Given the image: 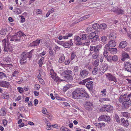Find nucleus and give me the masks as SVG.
I'll use <instances>...</instances> for the list:
<instances>
[{
  "label": "nucleus",
  "mask_w": 131,
  "mask_h": 131,
  "mask_svg": "<svg viewBox=\"0 0 131 131\" xmlns=\"http://www.w3.org/2000/svg\"><path fill=\"white\" fill-rule=\"evenodd\" d=\"M9 84L8 82L6 81H2L0 82V85L3 87L8 88Z\"/></svg>",
  "instance_id": "nucleus-14"
},
{
  "label": "nucleus",
  "mask_w": 131,
  "mask_h": 131,
  "mask_svg": "<svg viewBox=\"0 0 131 131\" xmlns=\"http://www.w3.org/2000/svg\"><path fill=\"white\" fill-rule=\"evenodd\" d=\"M90 16V15L89 14H88L84 15L82 17H81L79 21L85 19L87 18H89Z\"/></svg>",
  "instance_id": "nucleus-32"
},
{
  "label": "nucleus",
  "mask_w": 131,
  "mask_h": 131,
  "mask_svg": "<svg viewBox=\"0 0 131 131\" xmlns=\"http://www.w3.org/2000/svg\"><path fill=\"white\" fill-rule=\"evenodd\" d=\"M113 11L114 12L117 13L119 14H123L124 13V11L123 10L118 8H116V10L114 9Z\"/></svg>",
  "instance_id": "nucleus-24"
},
{
  "label": "nucleus",
  "mask_w": 131,
  "mask_h": 131,
  "mask_svg": "<svg viewBox=\"0 0 131 131\" xmlns=\"http://www.w3.org/2000/svg\"><path fill=\"white\" fill-rule=\"evenodd\" d=\"M107 51H104L103 52L104 55L106 58L107 57L108 55V53Z\"/></svg>",
  "instance_id": "nucleus-63"
},
{
  "label": "nucleus",
  "mask_w": 131,
  "mask_h": 131,
  "mask_svg": "<svg viewBox=\"0 0 131 131\" xmlns=\"http://www.w3.org/2000/svg\"><path fill=\"white\" fill-rule=\"evenodd\" d=\"M14 12L16 14H21L22 13L21 10L19 8H16L14 11Z\"/></svg>",
  "instance_id": "nucleus-33"
},
{
  "label": "nucleus",
  "mask_w": 131,
  "mask_h": 131,
  "mask_svg": "<svg viewBox=\"0 0 131 131\" xmlns=\"http://www.w3.org/2000/svg\"><path fill=\"white\" fill-rule=\"evenodd\" d=\"M107 38L105 36H103L101 37V40L103 42H105L107 41Z\"/></svg>",
  "instance_id": "nucleus-51"
},
{
  "label": "nucleus",
  "mask_w": 131,
  "mask_h": 131,
  "mask_svg": "<svg viewBox=\"0 0 131 131\" xmlns=\"http://www.w3.org/2000/svg\"><path fill=\"white\" fill-rule=\"evenodd\" d=\"M119 101L125 108H127L131 105V100L128 98L126 94L121 95L119 99Z\"/></svg>",
  "instance_id": "nucleus-1"
},
{
  "label": "nucleus",
  "mask_w": 131,
  "mask_h": 131,
  "mask_svg": "<svg viewBox=\"0 0 131 131\" xmlns=\"http://www.w3.org/2000/svg\"><path fill=\"white\" fill-rule=\"evenodd\" d=\"M121 55V60L123 61H124L126 59L129 58L128 54L124 51H122Z\"/></svg>",
  "instance_id": "nucleus-10"
},
{
  "label": "nucleus",
  "mask_w": 131,
  "mask_h": 131,
  "mask_svg": "<svg viewBox=\"0 0 131 131\" xmlns=\"http://www.w3.org/2000/svg\"><path fill=\"white\" fill-rule=\"evenodd\" d=\"M74 71L76 74H77L78 73V67H76L74 68Z\"/></svg>",
  "instance_id": "nucleus-64"
},
{
  "label": "nucleus",
  "mask_w": 131,
  "mask_h": 131,
  "mask_svg": "<svg viewBox=\"0 0 131 131\" xmlns=\"http://www.w3.org/2000/svg\"><path fill=\"white\" fill-rule=\"evenodd\" d=\"M76 52H73L71 53V60H73L76 57Z\"/></svg>",
  "instance_id": "nucleus-48"
},
{
  "label": "nucleus",
  "mask_w": 131,
  "mask_h": 131,
  "mask_svg": "<svg viewBox=\"0 0 131 131\" xmlns=\"http://www.w3.org/2000/svg\"><path fill=\"white\" fill-rule=\"evenodd\" d=\"M5 77H7L5 74L3 72H0V79H3Z\"/></svg>",
  "instance_id": "nucleus-43"
},
{
  "label": "nucleus",
  "mask_w": 131,
  "mask_h": 131,
  "mask_svg": "<svg viewBox=\"0 0 131 131\" xmlns=\"http://www.w3.org/2000/svg\"><path fill=\"white\" fill-rule=\"evenodd\" d=\"M114 118L116 122L118 123H119L120 122L119 118L118 115L116 114H114Z\"/></svg>",
  "instance_id": "nucleus-42"
},
{
  "label": "nucleus",
  "mask_w": 131,
  "mask_h": 131,
  "mask_svg": "<svg viewBox=\"0 0 131 131\" xmlns=\"http://www.w3.org/2000/svg\"><path fill=\"white\" fill-rule=\"evenodd\" d=\"M101 95L103 97H105L106 95V90L105 89H103L101 92Z\"/></svg>",
  "instance_id": "nucleus-30"
},
{
  "label": "nucleus",
  "mask_w": 131,
  "mask_h": 131,
  "mask_svg": "<svg viewBox=\"0 0 131 131\" xmlns=\"http://www.w3.org/2000/svg\"><path fill=\"white\" fill-rule=\"evenodd\" d=\"M125 69L128 72H131V64L128 61L125 62L124 63Z\"/></svg>",
  "instance_id": "nucleus-9"
},
{
  "label": "nucleus",
  "mask_w": 131,
  "mask_h": 131,
  "mask_svg": "<svg viewBox=\"0 0 131 131\" xmlns=\"http://www.w3.org/2000/svg\"><path fill=\"white\" fill-rule=\"evenodd\" d=\"M65 59V58L64 54H62L59 58L58 62L60 63H61L64 61Z\"/></svg>",
  "instance_id": "nucleus-25"
},
{
  "label": "nucleus",
  "mask_w": 131,
  "mask_h": 131,
  "mask_svg": "<svg viewBox=\"0 0 131 131\" xmlns=\"http://www.w3.org/2000/svg\"><path fill=\"white\" fill-rule=\"evenodd\" d=\"M122 115L127 118L129 117L130 115L129 114L126 112H123L121 113Z\"/></svg>",
  "instance_id": "nucleus-31"
},
{
  "label": "nucleus",
  "mask_w": 131,
  "mask_h": 131,
  "mask_svg": "<svg viewBox=\"0 0 131 131\" xmlns=\"http://www.w3.org/2000/svg\"><path fill=\"white\" fill-rule=\"evenodd\" d=\"M70 62V61L69 59H68L66 60L64 62V64L66 65H68L69 64Z\"/></svg>",
  "instance_id": "nucleus-61"
},
{
  "label": "nucleus",
  "mask_w": 131,
  "mask_h": 131,
  "mask_svg": "<svg viewBox=\"0 0 131 131\" xmlns=\"http://www.w3.org/2000/svg\"><path fill=\"white\" fill-rule=\"evenodd\" d=\"M84 106L86 110L89 111L92 110L94 108L93 103L88 101L85 102Z\"/></svg>",
  "instance_id": "nucleus-5"
},
{
  "label": "nucleus",
  "mask_w": 131,
  "mask_h": 131,
  "mask_svg": "<svg viewBox=\"0 0 131 131\" xmlns=\"http://www.w3.org/2000/svg\"><path fill=\"white\" fill-rule=\"evenodd\" d=\"M6 29L5 28H3L0 30V34L4 35L6 34Z\"/></svg>",
  "instance_id": "nucleus-39"
},
{
  "label": "nucleus",
  "mask_w": 131,
  "mask_h": 131,
  "mask_svg": "<svg viewBox=\"0 0 131 131\" xmlns=\"http://www.w3.org/2000/svg\"><path fill=\"white\" fill-rule=\"evenodd\" d=\"M127 45V43L126 41H123L120 42L119 46L120 48H124L126 47Z\"/></svg>",
  "instance_id": "nucleus-16"
},
{
  "label": "nucleus",
  "mask_w": 131,
  "mask_h": 131,
  "mask_svg": "<svg viewBox=\"0 0 131 131\" xmlns=\"http://www.w3.org/2000/svg\"><path fill=\"white\" fill-rule=\"evenodd\" d=\"M72 40V39L70 40V42L69 43L68 42H66L64 43L63 44V46L66 48H69L71 46L73 45V43L71 42Z\"/></svg>",
  "instance_id": "nucleus-15"
},
{
  "label": "nucleus",
  "mask_w": 131,
  "mask_h": 131,
  "mask_svg": "<svg viewBox=\"0 0 131 131\" xmlns=\"http://www.w3.org/2000/svg\"><path fill=\"white\" fill-rule=\"evenodd\" d=\"M100 46L99 45H97L95 47L94 46V52H99V50Z\"/></svg>",
  "instance_id": "nucleus-50"
},
{
  "label": "nucleus",
  "mask_w": 131,
  "mask_h": 131,
  "mask_svg": "<svg viewBox=\"0 0 131 131\" xmlns=\"http://www.w3.org/2000/svg\"><path fill=\"white\" fill-rule=\"evenodd\" d=\"M109 51L112 54H115L117 52V49L116 48H113L110 49Z\"/></svg>",
  "instance_id": "nucleus-40"
},
{
  "label": "nucleus",
  "mask_w": 131,
  "mask_h": 131,
  "mask_svg": "<svg viewBox=\"0 0 131 131\" xmlns=\"http://www.w3.org/2000/svg\"><path fill=\"white\" fill-rule=\"evenodd\" d=\"M106 78L107 80L110 81H113L116 83L117 80L116 77L110 73H107L105 74Z\"/></svg>",
  "instance_id": "nucleus-6"
},
{
  "label": "nucleus",
  "mask_w": 131,
  "mask_h": 131,
  "mask_svg": "<svg viewBox=\"0 0 131 131\" xmlns=\"http://www.w3.org/2000/svg\"><path fill=\"white\" fill-rule=\"evenodd\" d=\"M6 114L5 111L3 109L0 110V115L1 116H4Z\"/></svg>",
  "instance_id": "nucleus-44"
},
{
  "label": "nucleus",
  "mask_w": 131,
  "mask_h": 131,
  "mask_svg": "<svg viewBox=\"0 0 131 131\" xmlns=\"http://www.w3.org/2000/svg\"><path fill=\"white\" fill-rule=\"evenodd\" d=\"M74 39L75 41V43L76 45H79L82 44L81 38L80 37L76 36L75 37Z\"/></svg>",
  "instance_id": "nucleus-13"
},
{
  "label": "nucleus",
  "mask_w": 131,
  "mask_h": 131,
  "mask_svg": "<svg viewBox=\"0 0 131 131\" xmlns=\"http://www.w3.org/2000/svg\"><path fill=\"white\" fill-rule=\"evenodd\" d=\"M19 72L17 71H15L12 74V75L13 77H17L18 75Z\"/></svg>",
  "instance_id": "nucleus-52"
},
{
  "label": "nucleus",
  "mask_w": 131,
  "mask_h": 131,
  "mask_svg": "<svg viewBox=\"0 0 131 131\" xmlns=\"http://www.w3.org/2000/svg\"><path fill=\"white\" fill-rule=\"evenodd\" d=\"M9 39L7 38L2 40V45L5 51H12L13 48V46L10 44L9 43Z\"/></svg>",
  "instance_id": "nucleus-3"
},
{
  "label": "nucleus",
  "mask_w": 131,
  "mask_h": 131,
  "mask_svg": "<svg viewBox=\"0 0 131 131\" xmlns=\"http://www.w3.org/2000/svg\"><path fill=\"white\" fill-rule=\"evenodd\" d=\"M2 98L3 99H8L9 98V96L6 93H3L2 94Z\"/></svg>",
  "instance_id": "nucleus-41"
},
{
  "label": "nucleus",
  "mask_w": 131,
  "mask_h": 131,
  "mask_svg": "<svg viewBox=\"0 0 131 131\" xmlns=\"http://www.w3.org/2000/svg\"><path fill=\"white\" fill-rule=\"evenodd\" d=\"M115 37V33L112 32L110 34L109 38L110 39H114Z\"/></svg>",
  "instance_id": "nucleus-36"
},
{
  "label": "nucleus",
  "mask_w": 131,
  "mask_h": 131,
  "mask_svg": "<svg viewBox=\"0 0 131 131\" xmlns=\"http://www.w3.org/2000/svg\"><path fill=\"white\" fill-rule=\"evenodd\" d=\"M107 66L106 64H104L103 66L101 68V70H102V71H104V72L107 70Z\"/></svg>",
  "instance_id": "nucleus-35"
},
{
  "label": "nucleus",
  "mask_w": 131,
  "mask_h": 131,
  "mask_svg": "<svg viewBox=\"0 0 131 131\" xmlns=\"http://www.w3.org/2000/svg\"><path fill=\"white\" fill-rule=\"evenodd\" d=\"M20 37L17 36H13L10 39L11 41H20Z\"/></svg>",
  "instance_id": "nucleus-18"
},
{
  "label": "nucleus",
  "mask_w": 131,
  "mask_h": 131,
  "mask_svg": "<svg viewBox=\"0 0 131 131\" xmlns=\"http://www.w3.org/2000/svg\"><path fill=\"white\" fill-rule=\"evenodd\" d=\"M113 109V107L110 105H105L103 106L100 110L102 111L110 112L112 111Z\"/></svg>",
  "instance_id": "nucleus-7"
},
{
  "label": "nucleus",
  "mask_w": 131,
  "mask_h": 131,
  "mask_svg": "<svg viewBox=\"0 0 131 131\" xmlns=\"http://www.w3.org/2000/svg\"><path fill=\"white\" fill-rule=\"evenodd\" d=\"M63 68H60L58 70V72L61 74H63V73H64L63 72Z\"/></svg>",
  "instance_id": "nucleus-59"
},
{
  "label": "nucleus",
  "mask_w": 131,
  "mask_h": 131,
  "mask_svg": "<svg viewBox=\"0 0 131 131\" xmlns=\"http://www.w3.org/2000/svg\"><path fill=\"white\" fill-rule=\"evenodd\" d=\"M99 27V25L97 23L93 24L92 25V28L95 29H96Z\"/></svg>",
  "instance_id": "nucleus-45"
},
{
  "label": "nucleus",
  "mask_w": 131,
  "mask_h": 131,
  "mask_svg": "<svg viewBox=\"0 0 131 131\" xmlns=\"http://www.w3.org/2000/svg\"><path fill=\"white\" fill-rule=\"evenodd\" d=\"M82 93L83 94L82 96V97H85L87 98H89V95L86 92L85 90Z\"/></svg>",
  "instance_id": "nucleus-49"
},
{
  "label": "nucleus",
  "mask_w": 131,
  "mask_h": 131,
  "mask_svg": "<svg viewBox=\"0 0 131 131\" xmlns=\"http://www.w3.org/2000/svg\"><path fill=\"white\" fill-rule=\"evenodd\" d=\"M72 35V34L70 33H66L63 36L61 35L59 36V40H61L62 39H67L69 37H71Z\"/></svg>",
  "instance_id": "nucleus-11"
},
{
  "label": "nucleus",
  "mask_w": 131,
  "mask_h": 131,
  "mask_svg": "<svg viewBox=\"0 0 131 131\" xmlns=\"http://www.w3.org/2000/svg\"><path fill=\"white\" fill-rule=\"evenodd\" d=\"M45 122L46 125L48 126L46 128V129L48 130H50L51 127H52V125H51V123H49L47 119L45 121Z\"/></svg>",
  "instance_id": "nucleus-27"
},
{
  "label": "nucleus",
  "mask_w": 131,
  "mask_h": 131,
  "mask_svg": "<svg viewBox=\"0 0 131 131\" xmlns=\"http://www.w3.org/2000/svg\"><path fill=\"white\" fill-rule=\"evenodd\" d=\"M17 90L20 93H22L24 91L23 89L20 87H18Z\"/></svg>",
  "instance_id": "nucleus-54"
},
{
  "label": "nucleus",
  "mask_w": 131,
  "mask_h": 131,
  "mask_svg": "<svg viewBox=\"0 0 131 131\" xmlns=\"http://www.w3.org/2000/svg\"><path fill=\"white\" fill-rule=\"evenodd\" d=\"M89 74V71L86 70H81L80 72V76L82 78H85Z\"/></svg>",
  "instance_id": "nucleus-12"
},
{
  "label": "nucleus",
  "mask_w": 131,
  "mask_h": 131,
  "mask_svg": "<svg viewBox=\"0 0 131 131\" xmlns=\"http://www.w3.org/2000/svg\"><path fill=\"white\" fill-rule=\"evenodd\" d=\"M112 60L114 61H116L118 60V58L117 56L114 55L112 56Z\"/></svg>",
  "instance_id": "nucleus-58"
},
{
  "label": "nucleus",
  "mask_w": 131,
  "mask_h": 131,
  "mask_svg": "<svg viewBox=\"0 0 131 131\" xmlns=\"http://www.w3.org/2000/svg\"><path fill=\"white\" fill-rule=\"evenodd\" d=\"M47 117H48L49 119L50 120H52L53 118L54 117L52 116V115H47Z\"/></svg>",
  "instance_id": "nucleus-62"
},
{
  "label": "nucleus",
  "mask_w": 131,
  "mask_h": 131,
  "mask_svg": "<svg viewBox=\"0 0 131 131\" xmlns=\"http://www.w3.org/2000/svg\"><path fill=\"white\" fill-rule=\"evenodd\" d=\"M81 37L83 40L86 41L88 39V36L87 35L83 34L82 35Z\"/></svg>",
  "instance_id": "nucleus-37"
},
{
  "label": "nucleus",
  "mask_w": 131,
  "mask_h": 131,
  "mask_svg": "<svg viewBox=\"0 0 131 131\" xmlns=\"http://www.w3.org/2000/svg\"><path fill=\"white\" fill-rule=\"evenodd\" d=\"M14 36H17L20 37L21 36L25 37L26 36V35L24 34L23 32H22L21 31H19L15 33Z\"/></svg>",
  "instance_id": "nucleus-17"
},
{
  "label": "nucleus",
  "mask_w": 131,
  "mask_h": 131,
  "mask_svg": "<svg viewBox=\"0 0 131 131\" xmlns=\"http://www.w3.org/2000/svg\"><path fill=\"white\" fill-rule=\"evenodd\" d=\"M97 68H94L93 70L92 73L93 75H95L97 74Z\"/></svg>",
  "instance_id": "nucleus-47"
},
{
  "label": "nucleus",
  "mask_w": 131,
  "mask_h": 131,
  "mask_svg": "<svg viewBox=\"0 0 131 131\" xmlns=\"http://www.w3.org/2000/svg\"><path fill=\"white\" fill-rule=\"evenodd\" d=\"M99 52H95L93 53L92 56V58L94 59L98 58L99 57Z\"/></svg>",
  "instance_id": "nucleus-23"
},
{
  "label": "nucleus",
  "mask_w": 131,
  "mask_h": 131,
  "mask_svg": "<svg viewBox=\"0 0 131 131\" xmlns=\"http://www.w3.org/2000/svg\"><path fill=\"white\" fill-rule=\"evenodd\" d=\"M107 25L104 23H103L99 25V27L102 29H104L106 28Z\"/></svg>",
  "instance_id": "nucleus-46"
},
{
  "label": "nucleus",
  "mask_w": 131,
  "mask_h": 131,
  "mask_svg": "<svg viewBox=\"0 0 131 131\" xmlns=\"http://www.w3.org/2000/svg\"><path fill=\"white\" fill-rule=\"evenodd\" d=\"M110 47H109L108 45H106L104 48V51H108L110 49Z\"/></svg>",
  "instance_id": "nucleus-53"
},
{
  "label": "nucleus",
  "mask_w": 131,
  "mask_h": 131,
  "mask_svg": "<svg viewBox=\"0 0 131 131\" xmlns=\"http://www.w3.org/2000/svg\"><path fill=\"white\" fill-rule=\"evenodd\" d=\"M50 72L51 73L50 75L51 77L54 81L58 82L60 81V79L56 75V74L54 72V71L52 69H51Z\"/></svg>",
  "instance_id": "nucleus-8"
},
{
  "label": "nucleus",
  "mask_w": 131,
  "mask_h": 131,
  "mask_svg": "<svg viewBox=\"0 0 131 131\" xmlns=\"http://www.w3.org/2000/svg\"><path fill=\"white\" fill-rule=\"evenodd\" d=\"M99 38V36L98 35H96L93 38H92L91 39V41L93 44L95 43V42L97 41Z\"/></svg>",
  "instance_id": "nucleus-28"
},
{
  "label": "nucleus",
  "mask_w": 131,
  "mask_h": 131,
  "mask_svg": "<svg viewBox=\"0 0 131 131\" xmlns=\"http://www.w3.org/2000/svg\"><path fill=\"white\" fill-rule=\"evenodd\" d=\"M106 117V115H101L100 116L98 120L99 121H106V119H105V117Z\"/></svg>",
  "instance_id": "nucleus-29"
},
{
  "label": "nucleus",
  "mask_w": 131,
  "mask_h": 131,
  "mask_svg": "<svg viewBox=\"0 0 131 131\" xmlns=\"http://www.w3.org/2000/svg\"><path fill=\"white\" fill-rule=\"evenodd\" d=\"M121 121L124 126H128V122L127 120H125L124 118H123L121 119Z\"/></svg>",
  "instance_id": "nucleus-21"
},
{
  "label": "nucleus",
  "mask_w": 131,
  "mask_h": 131,
  "mask_svg": "<svg viewBox=\"0 0 131 131\" xmlns=\"http://www.w3.org/2000/svg\"><path fill=\"white\" fill-rule=\"evenodd\" d=\"M84 91L83 88H80L77 89L72 93V98L75 99H80L83 94L82 92Z\"/></svg>",
  "instance_id": "nucleus-4"
},
{
  "label": "nucleus",
  "mask_w": 131,
  "mask_h": 131,
  "mask_svg": "<svg viewBox=\"0 0 131 131\" xmlns=\"http://www.w3.org/2000/svg\"><path fill=\"white\" fill-rule=\"evenodd\" d=\"M40 40H37L33 42L31 44V45L32 46H38L40 43Z\"/></svg>",
  "instance_id": "nucleus-26"
},
{
  "label": "nucleus",
  "mask_w": 131,
  "mask_h": 131,
  "mask_svg": "<svg viewBox=\"0 0 131 131\" xmlns=\"http://www.w3.org/2000/svg\"><path fill=\"white\" fill-rule=\"evenodd\" d=\"M49 50H50V51H49V52L50 56H51L52 57H53L54 56V52L53 51V50L52 49H49Z\"/></svg>",
  "instance_id": "nucleus-56"
},
{
  "label": "nucleus",
  "mask_w": 131,
  "mask_h": 131,
  "mask_svg": "<svg viewBox=\"0 0 131 131\" xmlns=\"http://www.w3.org/2000/svg\"><path fill=\"white\" fill-rule=\"evenodd\" d=\"M64 73L68 76H70L72 74V72L71 70H67L65 71H64Z\"/></svg>",
  "instance_id": "nucleus-34"
},
{
  "label": "nucleus",
  "mask_w": 131,
  "mask_h": 131,
  "mask_svg": "<svg viewBox=\"0 0 131 131\" xmlns=\"http://www.w3.org/2000/svg\"><path fill=\"white\" fill-rule=\"evenodd\" d=\"M108 45L110 47H113L116 45V43L114 41L111 40L109 41Z\"/></svg>",
  "instance_id": "nucleus-22"
},
{
  "label": "nucleus",
  "mask_w": 131,
  "mask_h": 131,
  "mask_svg": "<svg viewBox=\"0 0 131 131\" xmlns=\"http://www.w3.org/2000/svg\"><path fill=\"white\" fill-rule=\"evenodd\" d=\"M94 125L95 126H96V127H97L98 128L102 129L101 123H95L94 124Z\"/></svg>",
  "instance_id": "nucleus-57"
},
{
  "label": "nucleus",
  "mask_w": 131,
  "mask_h": 131,
  "mask_svg": "<svg viewBox=\"0 0 131 131\" xmlns=\"http://www.w3.org/2000/svg\"><path fill=\"white\" fill-rule=\"evenodd\" d=\"M62 104L63 105H64V106H66V107H70V106L69 104L67 102H63L62 103Z\"/></svg>",
  "instance_id": "nucleus-60"
},
{
  "label": "nucleus",
  "mask_w": 131,
  "mask_h": 131,
  "mask_svg": "<svg viewBox=\"0 0 131 131\" xmlns=\"http://www.w3.org/2000/svg\"><path fill=\"white\" fill-rule=\"evenodd\" d=\"M93 85V82L92 81H90L89 82H88L86 84V86L87 88L89 89H90L92 88Z\"/></svg>",
  "instance_id": "nucleus-20"
},
{
  "label": "nucleus",
  "mask_w": 131,
  "mask_h": 131,
  "mask_svg": "<svg viewBox=\"0 0 131 131\" xmlns=\"http://www.w3.org/2000/svg\"><path fill=\"white\" fill-rule=\"evenodd\" d=\"M32 51L29 52H23L20 56L21 59L20 60V63L21 64H23L27 62V58L30 60L32 57Z\"/></svg>",
  "instance_id": "nucleus-2"
},
{
  "label": "nucleus",
  "mask_w": 131,
  "mask_h": 131,
  "mask_svg": "<svg viewBox=\"0 0 131 131\" xmlns=\"http://www.w3.org/2000/svg\"><path fill=\"white\" fill-rule=\"evenodd\" d=\"M98 32H99L98 31H95L94 32H92L88 36V39H92L96 35V33L98 34Z\"/></svg>",
  "instance_id": "nucleus-19"
},
{
  "label": "nucleus",
  "mask_w": 131,
  "mask_h": 131,
  "mask_svg": "<svg viewBox=\"0 0 131 131\" xmlns=\"http://www.w3.org/2000/svg\"><path fill=\"white\" fill-rule=\"evenodd\" d=\"M99 59H96L94 61L93 64V65L95 67H97L99 65Z\"/></svg>",
  "instance_id": "nucleus-38"
},
{
  "label": "nucleus",
  "mask_w": 131,
  "mask_h": 131,
  "mask_svg": "<svg viewBox=\"0 0 131 131\" xmlns=\"http://www.w3.org/2000/svg\"><path fill=\"white\" fill-rule=\"evenodd\" d=\"M46 54V51H43L41 53H39L38 54V56L40 57H41L44 56Z\"/></svg>",
  "instance_id": "nucleus-55"
}]
</instances>
